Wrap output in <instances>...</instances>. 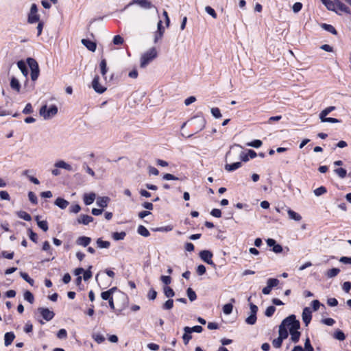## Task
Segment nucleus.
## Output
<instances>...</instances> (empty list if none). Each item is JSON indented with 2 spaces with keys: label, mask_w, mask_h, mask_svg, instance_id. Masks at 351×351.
Wrapping results in <instances>:
<instances>
[{
  "label": "nucleus",
  "mask_w": 351,
  "mask_h": 351,
  "mask_svg": "<svg viewBox=\"0 0 351 351\" xmlns=\"http://www.w3.org/2000/svg\"><path fill=\"white\" fill-rule=\"evenodd\" d=\"M295 319V315H291L286 317L280 325L279 326V337L281 339L284 340L288 337V329L289 330L291 322H293L292 319Z\"/></svg>",
  "instance_id": "obj_1"
},
{
  "label": "nucleus",
  "mask_w": 351,
  "mask_h": 351,
  "mask_svg": "<svg viewBox=\"0 0 351 351\" xmlns=\"http://www.w3.org/2000/svg\"><path fill=\"white\" fill-rule=\"evenodd\" d=\"M293 322H291L290 327H289V332L291 335V340L293 343H298L300 337V332L298 331V329L300 327V324L298 320L296 319V317L295 316V319H292Z\"/></svg>",
  "instance_id": "obj_2"
},
{
  "label": "nucleus",
  "mask_w": 351,
  "mask_h": 351,
  "mask_svg": "<svg viewBox=\"0 0 351 351\" xmlns=\"http://www.w3.org/2000/svg\"><path fill=\"white\" fill-rule=\"evenodd\" d=\"M158 53L155 47L146 51L141 58V67H145L150 62L157 57Z\"/></svg>",
  "instance_id": "obj_3"
},
{
  "label": "nucleus",
  "mask_w": 351,
  "mask_h": 351,
  "mask_svg": "<svg viewBox=\"0 0 351 351\" xmlns=\"http://www.w3.org/2000/svg\"><path fill=\"white\" fill-rule=\"evenodd\" d=\"M58 113V108L55 105L47 107V105L43 106L40 110L39 114L44 119H49L53 117Z\"/></svg>",
  "instance_id": "obj_4"
},
{
  "label": "nucleus",
  "mask_w": 351,
  "mask_h": 351,
  "mask_svg": "<svg viewBox=\"0 0 351 351\" xmlns=\"http://www.w3.org/2000/svg\"><path fill=\"white\" fill-rule=\"evenodd\" d=\"M133 4H136L144 9L154 8L156 13L158 14V10L157 8L155 5H154L151 1L148 0H132L124 8V10L127 9L129 6Z\"/></svg>",
  "instance_id": "obj_5"
},
{
  "label": "nucleus",
  "mask_w": 351,
  "mask_h": 351,
  "mask_svg": "<svg viewBox=\"0 0 351 351\" xmlns=\"http://www.w3.org/2000/svg\"><path fill=\"white\" fill-rule=\"evenodd\" d=\"M27 62L31 69V79L35 81L38 79L40 72L38 62L32 58H27Z\"/></svg>",
  "instance_id": "obj_6"
},
{
  "label": "nucleus",
  "mask_w": 351,
  "mask_h": 351,
  "mask_svg": "<svg viewBox=\"0 0 351 351\" xmlns=\"http://www.w3.org/2000/svg\"><path fill=\"white\" fill-rule=\"evenodd\" d=\"M40 20V16L38 14V8L35 3L31 5L30 12L28 14V23H35Z\"/></svg>",
  "instance_id": "obj_7"
},
{
  "label": "nucleus",
  "mask_w": 351,
  "mask_h": 351,
  "mask_svg": "<svg viewBox=\"0 0 351 351\" xmlns=\"http://www.w3.org/2000/svg\"><path fill=\"white\" fill-rule=\"evenodd\" d=\"M250 315L245 319V322L250 325H254L256 322V313L258 311V307L256 305L250 303Z\"/></svg>",
  "instance_id": "obj_8"
},
{
  "label": "nucleus",
  "mask_w": 351,
  "mask_h": 351,
  "mask_svg": "<svg viewBox=\"0 0 351 351\" xmlns=\"http://www.w3.org/2000/svg\"><path fill=\"white\" fill-rule=\"evenodd\" d=\"M278 284L279 280L277 278H269L267 281V286L262 290L263 293L265 295L269 294L272 288L278 286Z\"/></svg>",
  "instance_id": "obj_9"
},
{
  "label": "nucleus",
  "mask_w": 351,
  "mask_h": 351,
  "mask_svg": "<svg viewBox=\"0 0 351 351\" xmlns=\"http://www.w3.org/2000/svg\"><path fill=\"white\" fill-rule=\"evenodd\" d=\"M200 258L206 263L215 267V264L212 261L213 254L208 250H203L199 253Z\"/></svg>",
  "instance_id": "obj_10"
},
{
  "label": "nucleus",
  "mask_w": 351,
  "mask_h": 351,
  "mask_svg": "<svg viewBox=\"0 0 351 351\" xmlns=\"http://www.w3.org/2000/svg\"><path fill=\"white\" fill-rule=\"evenodd\" d=\"M99 77L98 75L95 76L93 82H92V86L95 92L98 93H103L106 90V88L103 86L99 83Z\"/></svg>",
  "instance_id": "obj_11"
},
{
  "label": "nucleus",
  "mask_w": 351,
  "mask_h": 351,
  "mask_svg": "<svg viewBox=\"0 0 351 351\" xmlns=\"http://www.w3.org/2000/svg\"><path fill=\"white\" fill-rule=\"evenodd\" d=\"M38 311L40 312L43 318L46 321L51 320L55 315L54 313L47 308H38Z\"/></svg>",
  "instance_id": "obj_12"
},
{
  "label": "nucleus",
  "mask_w": 351,
  "mask_h": 351,
  "mask_svg": "<svg viewBox=\"0 0 351 351\" xmlns=\"http://www.w3.org/2000/svg\"><path fill=\"white\" fill-rule=\"evenodd\" d=\"M267 244L269 247H273L272 251L276 254L281 253L282 252V247L276 243V241L273 239H268L267 241Z\"/></svg>",
  "instance_id": "obj_13"
},
{
  "label": "nucleus",
  "mask_w": 351,
  "mask_h": 351,
  "mask_svg": "<svg viewBox=\"0 0 351 351\" xmlns=\"http://www.w3.org/2000/svg\"><path fill=\"white\" fill-rule=\"evenodd\" d=\"M302 317L305 325L308 326L312 318L311 311L309 307H305L303 309Z\"/></svg>",
  "instance_id": "obj_14"
},
{
  "label": "nucleus",
  "mask_w": 351,
  "mask_h": 351,
  "mask_svg": "<svg viewBox=\"0 0 351 351\" xmlns=\"http://www.w3.org/2000/svg\"><path fill=\"white\" fill-rule=\"evenodd\" d=\"M94 219L93 217L87 215H81L77 219V223L78 224L88 225L89 223L93 221Z\"/></svg>",
  "instance_id": "obj_15"
},
{
  "label": "nucleus",
  "mask_w": 351,
  "mask_h": 351,
  "mask_svg": "<svg viewBox=\"0 0 351 351\" xmlns=\"http://www.w3.org/2000/svg\"><path fill=\"white\" fill-rule=\"evenodd\" d=\"M54 167L56 168L64 169L69 171H73V167L71 165L66 163L64 160H58L54 164Z\"/></svg>",
  "instance_id": "obj_16"
},
{
  "label": "nucleus",
  "mask_w": 351,
  "mask_h": 351,
  "mask_svg": "<svg viewBox=\"0 0 351 351\" xmlns=\"http://www.w3.org/2000/svg\"><path fill=\"white\" fill-rule=\"evenodd\" d=\"M328 10L334 11L336 13L339 14L338 11L337 10V0L335 1H330V0H326L322 3Z\"/></svg>",
  "instance_id": "obj_17"
},
{
  "label": "nucleus",
  "mask_w": 351,
  "mask_h": 351,
  "mask_svg": "<svg viewBox=\"0 0 351 351\" xmlns=\"http://www.w3.org/2000/svg\"><path fill=\"white\" fill-rule=\"evenodd\" d=\"M82 43L90 51L94 52L96 50L97 45L95 42L87 39H82Z\"/></svg>",
  "instance_id": "obj_18"
},
{
  "label": "nucleus",
  "mask_w": 351,
  "mask_h": 351,
  "mask_svg": "<svg viewBox=\"0 0 351 351\" xmlns=\"http://www.w3.org/2000/svg\"><path fill=\"white\" fill-rule=\"evenodd\" d=\"M96 195L94 193H85L84 195V202L86 205L91 204L95 199Z\"/></svg>",
  "instance_id": "obj_19"
},
{
  "label": "nucleus",
  "mask_w": 351,
  "mask_h": 351,
  "mask_svg": "<svg viewBox=\"0 0 351 351\" xmlns=\"http://www.w3.org/2000/svg\"><path fill=\"white\" fill-rule=\"evenodd\" d=\"M15 338V335L12 332H6L4 335V344L5 346H8L12 344V341Z\"/></svg>",
  "instance_id": "obj_20"
},
{
  "label": "nucleus",
  "mask_w": 351,
  "mask_h": 351,
  "mask_svg": "<svg viewBox=\"0 0 351 351\" xmlns=\"http://www.w3.org/2000/svg\"><path fill=\"white\" fill-rule=\"evenodd\" d=\"M90 241H91V239L90 237L82 236V237H80L77 239L76 243L79 245L86 247L89 245Z\"/></svg>",
  "instance_id": "obj_21"
},
{
  "label": "nucleus",
  "mask_w": 351,
  "mask_h": 351,
  "mask_svg": "<svg viewBox=\"0 0 351 351\" xmlns=\"http://www.w3.org/2000/svg\"><path fill=\"white\" fill-rule=\"evenodd\" d=\"M69 204V202L62 197H58L55 201V205L61 209H65Z\"/></svg>",
  "instance_id": "obj_22"
},
{
  "label": "nucleus",
  "mask_w": 351,
  "mask_h": 351,
  "mask_svg": "<svg viewBox=\"0 0 351 351\" xmlns=\"http://www.w3.org/2000/svg\"><path fill=\"white\" fill-rule=\"evenodd\" d=\"M10 87L12 89L16 90L17 93L20 92L21 84H20L19 81L15 77H12L11 78Z\"/></svg>",
  "instance_id": "obj_23"
},
{
  "label": "nucleus",
  "mask_w": 351,
  "mask_h": 351,
  "mask_svg": "<svg viewBox=\"0 0 351 351\" xmlns=\"http://www.w3.org/2000/svg\"><path fill=\"white\" fill-rule=\"evenodd\" d=\"M116 289H117L116 287H112L106 291L102 292L101 294V298L104 300H110V299H112V295Z\"/></svg>",
  "instance_id": "obj_24"
},
{
  "label": "nucleus",
  "mask_w": 351,
  "mask_h": 351,
  "mask_svg": "<svg viewBox=\"0 0 351 351\" xmlns=\"http://www.w3.org/2000/svg\"><path fill=\"white\" fill-rule=\"evenodd\" d=\"M109 200L108 197H99L97 199V204L99 207L105 208L108 206Z\"/></svg>",
  "instance_id": "obj_25"
},
{
  "label": "nucleus",
  "mask_w": 351,
  "mask_h": 351,
  "mask_svg": "<svg viewBox=\"0 0 351 351\" xmlns=\"http://www.w3.org/2000/svg\"><path fill=\"white\" fill-rule=\"evenodd\" d=\"M287 213H288L289 217L291 219L295 220L296 221H299L302 219V217L300 214L297 213L296 212L292 210L290 208H289L287 210Z\"/></svg>",
  "instance_id": "obj_26"
},
{
  "label": "nucleus",
  "mask_w": 351,
  "mask_h": 351,
  "mask_svg": "<svg viewBox=\"0 0 351 351\" xmlns=\"http://www.w3.org/2000/svg\"><path fill=\"white\" fill-rule=\"evenodd\" d=\"M241 162H234L232 164H226L225 165V169L228 171H233L241 167Z\"/></svg>",
  "instance_id": "obj_27"
},
{
  "label": "nucleus",
  "mask_w": 351,
  "mask_h": 351,
  "mask_svg": "<svg viewBox=\"0 0 351 351\" xmlns=\"http://www.w3.org/2000/svg\"><path fill=\"white\" fill-rule=\"evenodd\" d=\"M203 330V328L201 326H195L193 327H189V326H185L184 328V332H201Z\"/></svg>",
  "instance_id": "obj_28"
},
{
  "label": "nucleus",
  "mask_w": 351,
  "mask_h": 351,
  "mask_svg": "<svg viewBox=\"0 0 351 351\" xmlns=\"http://www.w3.org/2000/svg\"><path fill=\"white\" fill-rule=\"evenodd\" d=\"M337 10H340L341 12H346L349 14L350 13V9L348 7H347L345 4H343L342 2H341L339 0H337Z\"/></svg>",
  "instance_id": "obj_29"
},
{
  "label": "nucleus",
  "mask_w": 351,
  "mask_h": 351,
  "mask_svg": "<svg viewBox=\"0 0 351 351\" xmlns=\"http://www.w3.org/2000/svg\"><path fill=\"white\" fill-rule=\"evenodd\" d=\"M340 272V269H338V268H332L330 269H328L326 273V276L328 278H334L335 276H337L339 273Z\"/></svg>",
  "instance_id": "obj_30"
},
{
  "label": "nucleus",
  "mask_w": 351,
  "mask_h": 351,
  "mask_svg": "<svg viewBox=\"0 0 351 351\" xmlns=\"http://www.w3.org/2000/svg\"><path fill=\"white\" fill-rule=\"evenodd\" d=\"M17 66H18L19 69L21 71L22 73L25 76H27L28 74V70L27 69V66H26L25 62L22 60H20L17 62Z\"/></svg>",
  "instance_id": "obj_31"
},
{
  "label": "nucleus",
  "mask_w": 351,
  "mask_h": 351,
  "mask_svg": "<svg viewBox=\"0 0 351 351\" xmlns=\"http://www.w3.org/2000/svg\"><path fill=\"white\" fill-rule=\"evenodd\" d=\"M97 247L99 248H108L110 245V243L107 241H103L101 238L97 240Z\"/></svg>",
  "instance_id": "obj_32"
},
{
  "label": "nucleus",
  "mask_w": 351,
  "mask_h": 351,
  "mask_svg": "<svg viewBox=\"0 0 351 351\" xmlns=\"http://www.w3.org/2000/svg\"><path fill=\"white\" fill-rule=\"evenodd\" d=\"M39 217L36 216V219L37 221L38 226L41 228L45 232L47 231L48 230V224L47 221H39Z\"/></svg>",
  "instance_id": "obj_33"
},
{
  "label": "nucleus",
  "mask_w": 351,
  "mask_h": 351,
  "mask_svg": "<svg viewBox=\"0 0 351 351\" xmlns=\"http://www.w3.org/2000/svg\"><path fill=\"white\" fill-rule=\"evenodd\" d=\"M137 232L139 234L145 237H147L150 234L149 230L142 225L138 227Z\"/></svg>",
  "instance_id": "obj_34"
},
{
  "label": "nucleus",
  "mask_w": 351,
  "mask_h": 351,
  "mask_svg": "<svg viewBox=\"0 0 351 351\" xmlns=\"http://www.w3.org/2000/svg\"><path fill=\"white\" fill-rule=\"evenodd\" d=\"M322 27L334 35H336L337 34V32L336 31L335 28L331 25L323 23L322 24Z\"/></svg>",
  "instance_id": "obj_35"
},
{
  "label": "nucleus",
  "mask_w": 351,
  "mask_h": 351,
  "mask_svg": "<svg viewBox=\"0 0 351 351\" xmlns=\"http://www.w3.org/2000/svg\"><path fill=\"white\" fill-rule=\"evenodd\" d=\"M335 109V106H329L324 110H323L319 114V119H322L324 117H326V116L332 110Z\"/></svg>",
  "instance_id": "obj_36"
},
{
  "label": "nucleus",
  "mask_w": 351,
  "mask_h": 351,
  "mask_svg": "<svg viewBox=\"0 0 351 351\" xmlns=\"http://www.w3.org/2000/svg\"><path fill=\"white\" fill-rule=\"evenodd\" d=\"M334 171L341 179L346 178L347 175V171L343 168H337Z\"/></svg>",
  "instance_id": "obj_37"
},
{
  "label": "nucleus",
  "mask_w": 351,
  "mask_h": 351,
  "mask_svg": "<svg viewBox=\"0 0 351 351\" xmlns=\"http://www.w3.org/2000/svg\"><path fill=\"white\" fill-rule=\"evenodd\" d=\"M99 66H100V70H101V73L103 76H105V75L107 73V63H106V60L105 59H103L101 60L100 62V64H99Z\"/></svg>",
  "instance_id": "obj_38"
},
{
  "label": "nucleus",
  "mask_w": 351,
  "mask_h": 351,
  "mask_svg": "<svg viewBox=\"0 0 351 351\" xmlns=\"http://www.w3.org/2000/svg\"><path fill=\"white\" fill-rule=\"evenodd\" d=\"M17 215L19 217H20L27 221H29L32 219L30 215L25 211L21 210V211L18 212Z\"/></svg>",
  "instance_id": "obj_39"
},
{
  "label": "nucleus",
  "mask_w": 351,
  "mask_h": 351,
  "mask_svg": "<svg viewBox=\"0 0 351 351\" xmlns=\"http://www.w3.org/2000/svg\"><path fill=\"white\" fill-rule=\"evenodd\" d=\"M186 294H187L189 299L191 302L194 301L197 298V295H196L195 292L190 287L187 289Z\"/></svg>",
  "instance_id": "obj_40"
},
{
  "label": "nucleus",
  "mask_w": 351,
  "mask_h": 351,
  "mask_svg": "<svg viewBox=\"0 0 351 351\" xmlns=\"http://www.w3.org/2000/svg\"><path fill=\"white\" fill-rule=\"evenodd\" d=\"M326 192H327L326 188L323 186L315 189L313 191L315 195L317 196V197L325 194Z\"/></svg>",
  "instance_id": "obj_41"
},
{
  "label": "nucleus",
  "mask_w": 351,
  "mask_h": 351,
  "mask_svg": "<svg viewBox=\"0 0 351 351\" xmlns=\"http://www.w3.org/2000/svg\"><path fill=\"white\" fill-rule=\"evenodd\" d=\"M20 276L21 278L25 280L27 282H28L30 285H33L34 283V280L31 278L27 273L21 272Z\"/></svg>",
  "instance_id": "obj_42"
},
{
  "label": "nucleus",
  "mask_w": 351,
  "mask_h": 351,
  "mask_svg": "<svg viewBox=\"0 0 351 351\" xmlns=\"http://www.w3.org/2000/svg\"><path fill=\"white\" fill-rule=\"evenodd\" d=\"M24 299L29 302L30 304H32L34 301V295L29 291H26L24 293Z\"/></svg>",
  "instance_id": "obj_43"
},
{
  "label": "nucleus",
  "mask_w": 351,
  "mask_h": 351,
  "mask_svg": "<svg viewBox=\"0 0 351 351\" xmlns=\"http://www.w3.org/2000/svg\"><path fill=\"white\" fill-rule=\"evenodd\" d=\"M125 235H126V234L125 232H116L112 234V238L116 241L123 240V239H124Z\"/></svg>",
  "instance_id": "obj_44"
},
{
  "label": "nucleus",
  "mask_w": 351,
  "mask_h": 351,
  "mask_svg": "<svg viewBox=\"0 0 351 351\" xmlns=\"http://www.w3.org/2000/svg\"><path fill=\"white\" fill-rule=\"evenodd\" d=\"M334 337L339 341H343L346 339V335L341 330H337L334 333Z\"/></svg>",
  "instance_id": "obj_45"
},
{
  "label": "nucleus",
  "mask_w": 351,
  "mask_h": 351,
  "mask_svg": "<svg viewBox=\"0 0 351 351\" xmlns=\"http://www.w3.org/2000/svg\"><path fill=\"white\" fill-rule=\"evenodd\" d=\"M92 337L97 343H101L105 341V337L101 334H93Z\"/></svg>",
  "instance_id": "obj_46"
},
{
  "label": "nucleus",
  "mask_w": 351,
  "mask_h": 351,
  "mask_svg": "<svg viewBox=\"0 0 351 351\" xmlns=\"http://www.w3.org/2000/svg\"><path fill=\"white\" fill-rule=\"evenodd\" d=\"M210 112L212 115L216 119H219L222 117L221 111L218 108H212Z\"/></svg>",
  "instance_id": "obj_47"
},
{
  "label": "nucleus",
  "mask_w": 351,
  "mask_h": 351,
  "mask_svg": "<svg viewBox=\"0 0 351 351\" xmlns=\"http://www.w3.org/2000/svg\"><path fill=\"white\" fill-rule=\"evenodd\" d=\"M164 293L167 298H172L175 295L173 290L169 287H165L164 288Z\"/></svg>",
  "instance_id": "obj_48"
},
{
  "label": "nucleus",
  "mask_w": 351,
  "mask_h": 351,
  "mask_svg": "<svg viewBox=\"0 0 351 351\" xmlns=\"http://www.w3.org/2000/svg\"><path fill=\"white\" fill-rule=\"evenodd\" d=\"M29 171V170H25L23 173L26 176L32 183L39 184L40 182L36 178L28 175Z\"/></svg>",
  "instance_id": "obj_49"
},
{
  "label": "nucleus",
  "mask_w": 351,
  "mask_h": 351,
  "mask_svg": "<svg viewBox=\"0 0 351 351\" xmlns=\"http://www.w3.org/2000/svg\"><path fill=\"white\" fill-rule=\"evenodd\" d=\"M173 300L172 299H169L162 305V308L165 309V310H170L173 308Z\"/></svg>",
  "instance_id": "obj_50"
},
{
  "label": "nucleus",
  "mask_w": 351,
  "mask_h": 351,
  "mask_svg": "<svg viewBox=\"0 0 351 351\" xmlns=\"http://www.w3.org/2000/svg\"><path fill=\"white\" fill-rule=\"evenodd\" d=\"M205 11L210 14L213 19H217V14L215 10L212 8L210 6H206L205 7Z\"/></svg>",
  "instance_id": "obj_51"
},
{
  "label": "nucleus",
  "mask_w": 351,
  "mask_h": 351,
  "mask_svg": "<svg viewBox=\"0 0 351 351\" xmlns=\"http://www.w3.org/2000/svg\"><path fill=\"white\" fill-rule=\"evenodd\" d=\"M233 306L231 304H226L223 306V312L226 315H229L232 313Z\"/></svg>",
  "instance_id": "obj_52"
},
{
  "label": "nucleus",
  "mask_w": 351,
  "mask_h": 351,
  "mask_svg": "<svg viewBox=\"0 0 351 351\" xmlns=\"http://www.w3.org/2000/svg\"><path fill=\"white\" fill-rule=\"evenodd\" d=\"M276 311V308L274 306H269L267 308L265 315L267 317H271Z\"/></svg>",
  "instance_id": "obj_53"
},
{
  "label": "nucleus",
  "mask_w": 351,
  "mask_h": 351,
  "mask_svg": "<svg viewBox=\"0 0 351 351\" xmlns=\"http://www.w3.org/2000/svg\"><path fill=\"white\" fill-rule=\"evenodd\" d=\"M247 146L258 148L262 145V141L261 140H254L252 142L247 143Z\"/></svg>",
  "instance_id": "obj_54"
},
{
  "label": "nucleus",
  "mask_w": 351,
  "mask_h": 351,
  "mask_svg": "<svg viewBox=\"0 0 351 351\" xmlns=\"http://www.w3.org/2000/svg\"><path fill=\"white\" fill-rule=\"evenodd\" d=\"M304 351H314V348L311 344V341L309 338H306L305 343H304V349H303Z\"/></svg>",
  "instance_id": "obj_55"
},
{
  "label": "nucleus",
  "mask_w": 351,
  "mask_h": 351,
  "mask_svg": "<svg viewBox=\"0 0 351 351\" xmlns=\"http://www.w3.org/2000/svg\"><path fill=\"white\" fill-rule=\"evenodd\" d=\"M322 122H328L332 123H336L341 122L340 120L335 119V118H331V117H324L322 119H320Z\"/></svg>",
  "instance_id": "obj_56"
},
{
  "label": "nucleus",
  "mask_w": 351,
  "mask_h": 351,
  "mask_svg": "<svg viewBox=\"0 0 351 351\" xmlns=\"http://www.w3.org/2000/svg\"><path fill=\"white\" fill-rule=\"evenodd\" d=\"M57 337L60 339H66L67 337L66 330L64 328L60 329L57 333Z\"/></svg>",
  "instance_id": "obj_57"
},
{
  "label": "nucleus",
  "mask_w": 351,
  "mask_h": 351,
  "mask_svg": "<svg viewBox=\"0 0 351 351\" xmlns=\"http://www.w3.org/2000/svg\"><path fill=\"white\" fill-rule=\"evenodd\" d=\"M28 197H29V201L32 204H36L38 203V199H37V197H36V195H35L34 193H33L32 191L29 192L28 193Z\"/></svg>",
  "instance_id": "obj_58"
},
{
  "label": "nucleus",
  "mask_w": 351,
  "mask_h": 351,
  "mask_svg": "<svg viewBox=\"0 0 351 351\" xmlns=\"http://www.w3.org/2000/svg\"><path fill=\"white\" fill-rule=\"evenodd\" d=\"M33 112V108L31 104H27L24 109L23 110V113L25 114H32Z\"/></svg>",
  "instance_id": "obj_59"
},
{
  "label": "nucleus",
  "mask_w": 351,
  "mask_h": 351,
  "mask_svg": "<svg viewBox=\"0 0 351 351\" xmlns=\"http://www.w3.org/2000/svg\"><path fill=\"white\" fill-rule=\"evenodd\" d=\"M183 341L185 345H187L189 341L192 339V336L191 335V332H184L182 336Z\"/></svg>",
  "instance_id": "obj_60"
},
{
  "label": "nucleus",
  "mask_w": 351,
  "mask_h": 351,
  "mask_svg": "<svg viewBox=\"0 0 351 351\" xmlns=\"http://www.w3.org/2000/svg\"><path fill=\"white\" fill-rule=\"evenodd\" d=\"M123 43V38L117 35L113 38V43L116 45H121Z\"/></svg>",
  "instance_id": "obj_61"
},
{
  "label": "nucleus",
  "mask_w": 351,
  "mask_h": 351,
  "mask_svg": "<svg viewBox=\"0 0 351 351\" xmlns=\"http://www.w3.org/2000/svg\"><path fill=\"white\" fill-rule=\"evenodd\" d=\"M282 341H283L282 339H281L280 337H278L277 339H275L273 340V341H272L273 346L276 348H279L281 347Z\"/></svg>",
  "instance_id": "obj_62"
},
{
  "label": "nucleus",
  "mask_w": 351,
  "mask_h": 351,
  "mask_svg": "<svg viewBox=\"0 0 351 351\" xmlns=\"http://www.w3.org/2000/svg\"><path fill=\"white\" fill-rule=\"evenodd\" d=\"M156 296L157 292L154 289H151L148 292L147 298L149 300H154L156 299Z\"/></svg>",
  "instance_id": "obj_63"
},
{
  "label": "nucleus",
  "mask_w": 351,
  "mask_h": 351,
  "mask_svg": "<svg viewBox=\"0 0 351 351\" xmlns=\"http://www.w3.org/2000/svg\"><path fill=\"white\" fill-rule=\"evenodd\" d=\"M302 8V4L300 2H296L293 4L292 9L293 12L298 13Z\"/></svg>",
  "instance_id": "obj_64"
}]
</instances>
